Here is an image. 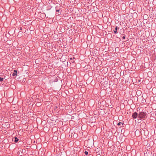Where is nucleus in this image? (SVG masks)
Masks as SVG:
<instances>
[{
    "label": "nucleus",
    "mask_w": 156,
    "mask_h": 156,
    "mask_svg": "<svg viewBox=\"0 0 156 156\" xmlns=\"http://www.w3.org/2000/svg\"><path fill=\"white\" fill-rule=\"evenodd\" d=\"M115 30H114V33L115 34H116L118 33V32H117V30L118 29V27L117 26H116V27L115 28Z\"/></svg>",
    "instance_id": "3"
},
{
    "label": "nucleus",
    "mask_w": 156,
    "mask_h": 156,
    "mask_svg": "<svg viewBox=\"0 0 156 156\" xmlns=\"http://www.w3.org/2000/svg\"><path fill=\"white\" fill-rule=\"evenodd\" d=\"M121 124V122H119V123H118L117 125H118V126H120V125Z\"/></svg>",
    "instance_id": "11"
},
{
    "label": "nucleus",
    "mask_w": 156,
    "mask_h": 156,
    "mask_svg": "<svg viewBox=\"0 0 156 156\" xmlns=\"http://www.w3.org/2000/svg\"><path fill=\"white\" fill-rule=\"evenodd\" d=\"M84 153L85 154H86V155H87L88 154V152L87 151H85L84 152Z\"/></svg>",
    "instance_id": "8"
},
{
    "label": "nucleus",
    "mask_w": 156,
    "mask_h": 156,
    "mask_svg": "<svg viewBox=\"0 0 156 156\" xmlns=\"http://www.w3.org/2000/svg\"><path fill=\"white\" fill-rule=\"evenodd\" d=\"M151 156H156V154H155L151 153Z\"/></svg>",
    "instance_id": "7"
},
{
    "label": "nucleus",
    "mask_w": 156,
    "mask_h": 156,
    "mask_svg": "<svg viewBox=\"0 0 156 156\" xmlns=\"http://www.w3.org/2000/svg\"><path fill=\"white\" fill-rule=\"evenodd\" d=\"M4 80L3 78H2L0 77V81H2Z\"/></svg>",
    "instance_id": "9"
},
{
    "label": "nucleus",
    "mask_w": 156,
    "mask_h": 156,
    "mask_svg": "<svg viewBox=\"0 0 156 156\" xmlns=\"http://www.w3.org/2000/svg\"><path fill=\"white\" fill-rule=\"evenodd\" d=\"M14 73H13L12 74V76H14L16 75H17V71L16 70H14Z\"/></svg>",
    "instance_id": "5"
},
{
    "label": "nucleus",
    "mask_w": 156,
    "mask_h": 156,
    "mask_svg": "<svg viewBox=\"0 0 156 156\" xmlns=\"http://www.w3.org/2000/svg\"><path fill=\"white\" fill-rule=\"evenodd\" d=\"M132 116L133 119H136L138 116V115L137 112H134Z\"/></svg>",
    "instance_id": "2"
},
{
    "label": "nucleus",
    "mask_w": 156,
    "mask_h": 156,
    "mask_svg": "<svg viewBox=\"0 0 156 156\" xmlns=\"http://www.w3.org/2000/svg\"><path fill=\"white\" fill-rule=\"evenodd\" d=\"M59 9L58 10H56V12H58L59 11Z\"/></svg>",
    "instance_id": "12"
},
{
    "label": "nucleus",
    "mask_w": 156,
    "mask_h": 156,
    "mask_svg": "<svg viewBox=\"0 0 156 156\" xmlns=\"http://www.w3.org/2000/svg\"><path fill=\"white\" fill-rule=\"evenodd\" d=\"M146 114L144 112H140L138 114V118L140 119L145 117Z\"/></svg>",
    "instance_id": "1"
},
{
    "label": "nucleus",
    "mask_w": 156,
    "mask_h": 156,
    "mask_svg": "<svg viewBox=\"0 0 156 156\" xmlns=\"http://www.w3.org/2000/svg\"><path fill=\"white\" fill-rule=\"evenodd\" d=\"M70 59H72V58H70Z\"/></svg>",
    "instance_id": "14"
},
{
    "label": "nucleus",
    "mask_w": 156,
    "mask_h": 156,
    "mask_svg": "<svg viewBox=\"0 0 156 156\" xmlns=\"http://www.w3.org/2000/svg\"><path fill=\"white\" fill-rule=\"evenodd\" d=\"M17 154H18L20 156H22L23 154L22 151H21L20 150L18 151V152H17Z\"/></svg>",
    "instance_id": "4"
},
{
    "label": "nucleus",
    "mask_w": 156,
    "mask_h": 156,
    "mask_svg": "<svg viewBox=\"0 0 156 156\" xmlns=\"http://www.w3.org/2000/svg\"><path fill=\"white\" fill-rule=\"evenodd\" d=\"M19 140V139H18V138L16 137H15V140H14V142H15V143H16Z\"/></svg>",
    "instance_id": "6"
},
{
    "label": "nucleus",
    "mask_w": 156,
    "mask_h": 156,
    "mask_svg": "<svg viewBox=\"0 0 156 156\" xmlns=\"http://www.w3.org/2000/svg\"><path fill=\"white\" fill-rule=\"evenodd\" d=\"M20 30H22V28H21V27H20Z\"/></svg>",
    "instance_id": "13"
},
{
    "label": "nucleus",
    "mask_w": 156,
    "mask_h": 156,
    "mask_svg": "<svg viewBox=\"0 0 156 156\" xmlns=\"http://www.w3.org/2000/svg\"><path fill=\"white\" fill-rule=\"evenodd\" d=\"M126 36L125 35H124V36L123 37H122V38L123 39H125L126 38Z\"/></svg>",
    "instance_id": "10"
}]
</instances>
